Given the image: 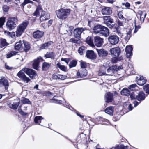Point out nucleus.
I'll return each instance as SVG.
<instances>
[{"label": "nucleus", "instance_id": "f257e3e1", "mask_svg": "<svg viewBox=\"0 0 149 149\" xmlns=\"http://www.w3.org/2000/svg\"><path fill=\"white\" fill-rule=\"evenodd\" d=\"M24 72L27 74L32 79H34L37 75L35 71L33 69L27 68L22 69L18 72L17 75L22 80L26 83H28L30 79L29 77H26Z\"/></svg>", "mask_w": 149, "mask_h": 149}, {"label": "nucleus", "instance_id": "f03ea898", "mask_svg": "<svg viewBox=\"0 0 149 149\" xmlns=\"http://www.w3.org/2000/svg\"><path fill=\"white\" fill-rule=\"evenodd\" d=\"M71 11L70 9L61 8L56 11L57 17L63 20L66 18L69 15Z\"/></svg>", "mask_w": 149, "mask_h": 149}, {"label": "nucleus", "instance_id": "7ed1b4c3", "mask_svg": "<svg viewBox=\"0 0 149 149\" xmlns=\"http://www.w3.org/2000/svg\"><path fill=\"white\" fill-rule=\"evenodd\" d=\"M28 24V22L26 21L23 22L18 26L16 31V35L17 37H19L21 36L24 31Z\"/></svg>", "mask_w": 149, "mask_h": 149}, {"label": "nucleus", "instance_id": "20e7f679", "mask_svg": "<svg viewBox=\"0 0 149 149\" xmlns=\"http://www.w3.org/2000/svg\"><path fill=\"white\" fill-rule=\"evenodd\" d=\"M18 20L15 17H9L6 23V26L9 29H13L16 26Z\"/></svg>", "mask_w": 149, "mask_h": 149}, {"label": "nucleus", "instance_id": "39448f33", "mask_svg": "<svg viewBox=\"0 0 149 149\" xmlns=\"http://www.w3.org/2000/svg\"><path fill=\"white\" fill-rule=\"evenodd\" d=\"M123 68V67L121 66H118L116 65L111 66L107 70L108 74L107 75H112L115 71H118L119 70L122 69Z\"/></svg>", "mask_w": 149, "mask_h": 149}, {"label": "nucleus", "instance_id": "423d86ee", "mask_svg": "<svg viewBox=\"0 0 149 149\" xmlns=\"http://www.w3.org/2000/svg\"><path fill=\"white\" fill-rule=\"evenodd\" d=\"M108 42L111 45H116L118 42L119 38L116 35L110 36L108 38Z\"/></svg>", "mask_w": 149, "mask_h": 149}, {"label": "nucleus", "instance_id": "0eeeda50", "mask_svg": "<svg viewBox=\"0 0 149 149\" xmlns=\"http://www.w3.org/2000/svg\"><path fill=\"white\" fill-rule=\"evenodd\" d=\"M86 30L85 28H78L75 29L74 31V36L78 39L81 38L82 33Z\"/></svg>", "mask_w": 149, "mask_h": 149}, {"label": "nucleus", "instance_id": "6e6552de", "mask_svg": "<svg viewBox=\"0 0 149 149\" xmlns=\"http://www.w3.org/2000/svg\"><path fill=\"white\" fill-rule=\"evenodd\" d=\"M110 51L111 55L115 58L118 57L120 53V48L117 47L111 49Z\"/></svg>", "mask_w": 149, "mask_h": 149}, {"label": "nucleus", "instance_id": "1a4fd4ad", "mask_svg": "<svg viewBox=\"0 0 149 149\" xmlns=\"http://www.w3.org/2000/svg\"><path fill=\"white\" fill-rule=\"evenodd\" d=\"M95 45L97 47H100L102 46L104 42L103 39L99 36H95L94 38Z\"/></svg>", "mask_w": 149, "mask_h": 149}, {"label": "nucleus", "instance_id": "9d476101", "mask_svg": "<svg viewBox=\"0 0 149 149\" xmlns=\"http://www.w3.org/2000/svg\"><path fill=\"white\" fill-rule=\"evenodd\" d=\"M136 81L139 85L143 86L146 83V80L143 77L140 75L136 77Z\"/></svg>", "mask_w": 149, "mask_h": 149}, {"label": "nucleus", "instance_id": "9b49d317", "mask_svg": "<svg viewBox=\"0 0 149 149\" xmlns=\"http://www.w3.org/2000/svg\"><path fill=\"white\" fill-rule=\"evenodd\" d=\"M9 84L8 80L4 77H1L0 79V87L4 86L5 89L7 90L8 89Z\"/></svg>", "mask_w": 149, "mask_h": 149}, {"label": "nucleus", "instance_id": "f8f14e48", "mask_svg": "<svg viewBox=\"0 0 149 149\" xmlns=\"http://www.w3.org/2000/svg\"><path fill=\"white\" fill-rule=\"evenodd\" d=\"M50 17L49 14L47 12L42 11L40 18V20L42 22L49 19Z\"/></svg>", "mask_w": 149, "mask_h": 149}, {"label": "nucleus", "instance_id": "ddd939ff", "mask_svg": "<svg viewBox=\"0 0 149 149\" xmlns=\"http://www.w3.org/2000/svg\"><path fill=\"white\" fill-rule=\"evenodd\" d=\"M44 34V32L42 31L37 30L33 32V36L35 39H39L42 37Z\"/></svg>", "mask_w": 149, "mask_h": 149}, {"label": "nucleus", "instance_id": "4468645a", "mask_svg": "<svg viewBox=\"0 0 149 149\" xmlns=\"http://www.w3.org/2000/svg\"><path fill=\"white\" fill-rule=\"evenodd\" d=\"M86 56L87 58L91 59H94L96 58V55L93 50H88L86 54Z\"/></svg>", "mask_w": 149, "mask_h": 149}, {"label": "nucleus", "instance_id": "2eb2a0df", "mask_svg": "<svg viewBox=\"0 0 149 149\" xmlns=\"http://www.w3.org/2000/svg\"><path fill=\"white\" fill-rule=\"evenodd\" d=\"M133 48L131 46H127L125 48L126 56L128 58H130L132 55V50Z\"/></svg>", "mask_w": 149, "mask_h": 149}, {"label": "nucleus", "instance_id": "dca6fc26", "mask_svg": "<svg viewBox=\"0 0 149 149\" xmlns=\"http://www.w3.org/2000/svg\"><path fill=\"white\" fill-rule=\"evenodd\" d=\"M101 12L103 15H110L112 13L111 8L110 7H104L102 9Z\"/></svg>", "mask_w": 149, "mask_h": 149}, {"label": "nucleus", "instance_id": "f3484780", "mask_svg": "<svg viewBox=\"0 0 149 149\" xmlns=\"http://www.w3.org/2000/svg\"><path fill=\"white\" fill-rule=\"evenodd\" d=\"M136 99L140 102L144 100L146 98L145 94L143 91H140L138 93L137 95H136Z\"/></svg>", "mask_w": 149, "mask_h": 149}, {"label": "nucleus", "instance_id": "a211bd4d", "mask_svg": "<svg viewBox=\"0 0 149 149\" xmlns=\"http://www.w3.org/2000/svg\"><path fill=\"white\" fill-rule=\"evenodd\" d=\"M41 58H37L34 59L32 63V66L33 68L37 70L39 67V63L40 62V60L41 59Z\"/></svg>", "mask_w": 149, "mask_h": 149}, {"label": "nucleus", "instance_id": "6ab92c4d", "mask_svg": "<svg viewBox=\"0 0 149 149\" xmlns=\"http://www.w3.org/2000/svg\"><path fill=\"white\" fill-rule=\"evenodd\" d=\"M100 34H101L103 36L107 37L109 34V31L108 28L104 26H102Z\"/></svg>", "mask_w": 149, "mask_h": 149}, {"label": "nucleus", "instance_id": "aec40b11", "mask_svg": "<svg viewBox=\"0 0 149 149\" xmlns=\"http://www.w3.org/2000/svg\"><path fill=\"white\" fill-rule=\"evenodd\" d=\"M105 98L107 102H111L113 99V95L110 92H107L105 95Z\"/></svg>", "mask_w": 149, "mask_h": 149}, {"label": "nucleus", "instance_id": "412c9836", "mask_svg": "<svg viewBox=\"0 0 149 149\" xmlns=\"http://www.w3.org/2000/svg\"><path fill=\"white\" fill-rule=\"evenodd\" d=\"M97 52L100 57H105L108 54L107 52L103 49H97Z\"/></svg>", "mask_w": 149, "mask_h": 149}, {"label": "nucleus", "instance_id": "4be33fe9", "mask_svg": "<svg viewBox=\"0 0 149 149\" xmlns=\"http://www.w3.org/2000/svg\"><path fill=\"white\" fill-rule=\"evenodd\" d=\"M102 26L100 25L95 26L93 28V32L96 34L98 33L100 34Z\"/></svg>", "mask_w": 149, "mask_h": 149}, {"label": "nucleus", "instance_id": "5701e85b", "mask_svg": "<svg viewBox=\"0 0 149 149\" xmlns=\"http://www.w3.org/2000/svg\"><path fill=\"white\" fill-rule=\"evenodd\" d=\"M138 15L140 17V21L141 23H142L144 21V19L146 15V13L144 11H139L138 12Z\"/></svg>", "mask_w": 149, "mask_h": 149}, {"label": "nucleus", "instance_id": "b1692460", "mask_svg": "<svg viewBox=\"0 0 149 149\" xmlns=\"http://www.w3.org/2000/svg\"><path fill=\"white\" fill-rule=\"evenodd\" d=\"M55 53L54 52H47L44 56L45 58H51L52 59L55 58Z\"/></svg>", "mask_w": 149, "mask_h": 149}, {"label": "nucleus", "instance_id": "393cba45", "mask_svg": "<svg viewBox=\"0 0 149 149\" xmlns=\"http://www.w3.org/2000/svg\"><path fill=\"white\" fill-rule=\"evenodd\" d=\"M104 23H112L114 22L113 19L110 16H106L103 17Z\"/></svg>", "mask_w": 149, "mask_h": 149}, {"label": "nucleus", "instance_id": "a878e982", "mask_svg": "<svg viewBox=\"0 0 149 149\" xmlns=\"http://www.w3.org/2000/svg\"><path fill=\"white\" fill-rule=\"evenodd\" d=\"M23 42L20 41L16 43L15 46V48L16 50H19L23 48Z\"/></svg>", "mask_w": 149, "mask_h": 149}, {"label": "nucleus", "instance_id": "bb28decb", "mask_svg": "<svg viewBox=\"0 0 149 149\" xmlns=\"http://www.w3.org/2000/svg\"><path fill=\"white\" fill-rule=\"evenodd\" d=\"M86 42L91 46L92 47L94 46L93 39L92 37L88 36L86 38Z\"/></svg>", "mask_w": 149, "mask_h": 149}, {"label": "nucleus", "instance_id": "cd10ccee", "mask_svg": "<svg viewBox=\"0 0 149 149\" xmlns=\"http://www.w3.org/2000/svg\"><path fill=\"white\" fill-rule=\"evenodd\" d=\"M105 111L107 113L112 116L113 112V107H110L107 108L105 110Z\"/></svg>", "mask_w": 149, "mask_h": 149}, {"label": "nucleus", "instance_id": "c85d7f7f", "mask_svg": "<svg viewBox=\"0 0 149 149\" xmlns=\"http://www.w3.org/2000/svg\"><path fill=\"white\" fill-rule=\"evenodd\" d=\"M51 66V64L44 62L42 65V69L43 71H46Z\"/></svg>", "mask_w": 149, "mask_h": 149}, {"label": "nucleus", "instance_id": "c756f323", "mask_svg": "<svg viewBox=\"0 0 149 149\" xmlns=\"http://www.w3.org/2000/svg\"><path fill=\"white\" fill-rule=\"evenodd\" d=\"M42 7L40 5H38L37 7L36 10L33 13V15L37 17L39 15L40 12L42 10Z\"/></svg>", "mask_w": 149, "mask_h": 149}, {"label": "nucleus", "instance_id": "7c9ffc66", "mask_svg": "<svg viewBox=\"0 0 149 149\" xmlns=\"http://www.w3.org/2000/svg\"><path fill=\"white\" fill-rule=\"evenodd\" d=\"M19 102L13 103V104H8L9 107L12 109L15 110L17 109L19 105Z\"/></svg>", "mask_w": 149, "mask_h": 149}, {"label": "nucleus", "instance_id": "2f4dec72", "mask_svg": "<svg viewBox=\"0 0 149 149\" xmlns=\"http://www.w3.org/2000/svg\"><path fill=\"white\" fill-rule=\"evenodd\" d=\"M8 44L6 42V40L5 39H1L0 40V48L7 46Z\"/></svg>", "mask_w": 149, "mask_h": 149}, {"label": "nucleus", "instance_id": "473e14b6", "mask_svg": "<svg viewBox=\"0 0 149 149\" xmlns=\"http://www.w3.org/2000/svg\"><path fill=\"white\" fill-rule=\"evenodd\" d=\"M120 93L121 95L126 96H129L130 94L129 91L127 88L123 89Z\"/></svg>", "mask_w": 149, "mask_h": 149}, {"label": "nucleus", "instance_id": "72a5a7b5", "mask_svg": "<svg viewBox=\"0 0 149 149\" xmlns=\"http://www.w3.org/2000/svg\"><path fill=\"white\" fill-rule=\"evenodd\" d=\"M18 53V52L15 51H11L9 52L7 54L6 57L7 58H9L12 56L15 55Z\"/></svg>", "mask_w": 149, "mask_h": 149}, {"label": "nucleus", "instance_id": "f704fd0d", "mask_svg": "<svg viewBox=\"0 0 149 149\" xmlns=\"http://www.w3.org/2000/svg\"><path fill=\"white\" fill-rule=\"evenodd\" d=\"M52 43V42L51 41H49L42 45L41 47L42 49H46L48 48Z\"/></svg>", "mask_w": 149, "mask_h": 149}, {"label": "nucleus", "instance_id": "c9c22d12", "mask_svg": "<svg viewBox=\"0 0 149 149\" xmlns=\"http://www.w3.org/2000/svg\"><path fill=\"white\" fill-rule=\"evenodd\" d=\"M56 65L61 70L64 72H66L67 70V68L66 67L63 65L61 64L60 63H58Z\"/></svg>", "mask_w": 149, "mask_h": 149}, {"label": "nucleus", "instance_id": "e433bc0d", "mask_svg": "<svg viewBox=\"0 0 149 149\" xmlns=\"http://www.w3.org/2000/svg\"><path fill=\"white\" fill-rule=\"evenodd\" d=\"M43 119V118L41 116H37L34 119V122L37 124L40 125V123L41 122V120Z\"/></svg>", "mask_w": 149, "mask_h": 149}, {"label": "nucleus", "instance_id": "4c0bfd02", "mask_svg": "<svg viewBox=\"0 0 149 149\" xmlns=\"http://www.w3.org/2000/svg\"><path fill=\"white\" fill-rule=\"evenodd\" d=\"M84 72L83 73L81 72H78L77 73V76L78 77H81L82 78L86 76V75L87 74L86 72V71L84 70Z\"/></svg>", "mask_w": 149, "mask_h": 149}, {"label": "nucleus", "instance_id": "58836bf2", "mask_svg": "<svg viewBox=\"0 0 149 149\" xmlns=\"http://www.w3.org/2000/svg\"><path fill=\"white\" fill-rule=\"evenodd\" d=\"M23 45H24V50L25 52H27L30 49V47L28 42H23Z\"/></svg>", "mask_w": 149, "mask_h": 149}, {"label": "nucleus", "instance_id": "ea45409f", "mask_svg": "<svg viewBox=\"0 0 149 149\" xmlns=\"http://www.w3.org/2000/svg\"><path fill=\"white\" fill-rule=\"evenodd\" d=\"M128 146H124L123 145L118 146L116 147H113L110 149H127Z\"/></svg>", "mask_w": 149, "mask_h": 149}, {"label": "nucleus", "instance_id": "a19ab883", "mask_svg": "<svg viewBox=\"0 0 149 149\" xmlns=\"http://www.w3.org/2000/svg\"><path fill=\"white\" fill-rule=\"evenodd\" d=\"M85 47L84 46H81L79 48L78 52L80 55H82L85 52Z\"/></svg>", "mask_w": 149, "mask_h": 149}, {"label": "nucleus", "instance_id": "79ce46f5", "mask_svg": "<svg viewBox=\"0 0 149 149\" xmlns=\"http://www.w3.org/2000/svg\"><path fill=\"white\" fill-rule=\"evenodd\" d=\"M77 63V61L76 60H73L71 61L69 64V66L70 68L74 67L76 66Z\"/></svg>", "mask_w": 149, "mask_h": 149}, {"label": "nucleus", "instance_id": "37998d69", "mask_svg": "<svg viewBox=\"0 0 149 149\" xmlns=\"http://www.w3.org/2000/svg\"><path fill=\"white\" fill-rule=\"evenodd\" d=\"M131 31L130 30L126 33V36L125 37V39L126 41H127L131 37Z\"/></svg>", "mask_w": 149, "mask_h": 149}, {"label": "nucleus", "instance_id": "c03bdc74", "mask_svg": "<svg viewBox=\"0 0 149 149\" xmlns=\"http://www.w3.org/2000/svg\"><path fill=\"white\" fill-rule=\"evenodd\" d=\"M5 33L11 38H14L15 37V33L14 32H10L8 31H5Z\"/></svg>", "mask_w": 149, "mask_h": 149}, {"label": "nucleus", "instance_id": "a18cd8bd", "mask_svg": "<svg viewBox=\"0 0 149 149\" xmlns=\"http://www.w3.org/2000/svg\"><path fill=\"white\" fill-rule=\"evenodd\" d=\"M122 13V11H120L118 12L117 13L118 16L120 19L122 20H125V19L123 16Z\"/></svg>", "mask_w": 149, "mask_h": 149}, {"label": "nucleus", "instance_id": "49530a36", "mask_svg": "<svg viewBox=\"0 0 149 149\" xmlns=\"http://www.w3.org/2000/svg\"><path fill=\"white\" fill-rule=\"evenodd\" d=\"M6 18L5 17H1L0 18V28H1L4 25L5 22Z\"/></svg>", "mask_w": 149, "mask_h": 149}, {"label": "nucleus", "instance_id": "de8ad7c7", "mask_svg": "<svg viewBox=\"0 0 149 149\" xmlns=\"http://www.w3.org/2000/svg\"><path fill=\"white\" fill-rule=\"evenodd\" d=\"M21 102L23 104H30L31 103V102L27 98H24L21 100Z\"/></svg>", "mask_w": 149, "mask_h": 149}, {"label": "nucleus", "instance_id": "09e8293b", "mask_svg": "<svg viewBox=\"0 0 149 149\" xmlns=\"http://www.w3.org/2000/svg\"><path fill=\"white\" fill-rule=\"evenodd\" d=\"M30 3L32 4H33V2L32 1H30V0H24V2L23 3L21 6H22L23 7L26 4Z\"/></svg>", "mask_w": 149, "mask_h": 149}, {"label": "nucleus", "instance_id": "8fccbe9b", "mask_svg": "<svg viewBox=\"0 0 149 149\" xmlns=\"http://www.w3.org/2000/svg\"><path fill=\"white\" fill-rule=\"evenodd\" d=\"M137 87V86L136 84H134L130 85L128 87L129 89L131 91H133L135 89V88Z\"/></svg>", "mask_w": 149, "mask_h": 149}, {"label": "nucleus", "instance_id": "3c124183", "mask_svg": "<svg viewBox=\"0 0 149 149\" xmlns=\"http://www.w3.org/2000/svg\"><path fill=\"white\" fill-rule=\"evenodd\" d=\"M56 97V96H54L53 97V99L52 100L53 101L52 102L54 103H56L59 104H61L62 102V101L55 99Z\"/></svg>", "mask_w": 149, "mask_h": 149}, {"label": "nucleus", "instance_id": "603ef678", "mask_svg": "<svg viewBox=\"0 0 149 149\" xmlns=\"http://www.w3.org/2000/svg\"><path fill=\"white\" fill-rule=\"evenodd\" d=\"M2 9L3 12H7L9 10V8L8 6L6 5H3L2 7Z\"/></svg>", "mask_w": 149, "mask_h": 149}, {"label": "nucleus", "instance_id": "864d4df0", "mask_svg": "<svg viewBox=\"0 0 149 149\" xmlns=\"http://www.w3.org/2000/svg\"><path fill=\"white\" fill-rule=\"evenodd\" d=\"M143 89L146 93L149 94V84L143 87Z\"/></svg>", "mask_w": 149, "mask_h": 149}, {"label": "nucleus", "instance_id": "5fc2aeb1", "mask_svg": "<svg viewBox=\"0 0 149 149\" xmlns=\"http://www.w3.org/2000/svg\"><path fill=\"white\" fill-rule=\"evenodd\" d=\"M120 27H117L116 28V33L118 36L122 37L123 36V34L121 33L120 31Z\"/></svg>", "mask_w": 149, "mask_h": 149}, {"label": "nucleus", "instance_id": "6e6d98bb", "mask_svg": "<svg viewBox=\"0 0 149 149\" xmlns=\"http://www.w3.org/2000/svg\"><path fill=\"white\" fill-rule=\"evenodd\" d=\"M98 74L99 76H102L106 74L105 72L101 69L99 70Z\"/></svg>", "mask_w": 149, "mask_h": 149}, {"label": "nucleus", "instance_id": "4d7b16f0", "mask_svg": "<svg viewBox=\"0 0 149 149\" xmlns=\"http://www.w3.org/2000/svg\"><path fill=\"white\" fill-rule=\"evenodd\" d=\"M69 42H71L72 43H78V40L75 39L74 38H72L70 39Z\"/></svg>", "mask_w": 149, "mask_h": 149}, {"label": "nucleus", "instance_id": "13d9d810", "mask_svg": "<svg viewBox=\"0 0 149 149\" xmlns=\"http://www.w3.org/2000/svg\"><path fill=\"white\" fill-rule=\"evenodd\" d=\"M135 29L134 31V33H135L138 31L139 29L141 28V26L140 25H138L137 26H136L135 22Z\"/></svg>", "mask_w": 149, "mask_h": 149}, {"label": "nucleus", "instance_id": "bf43d9fd", "mask_svg": "<svg viewBox=\"0 0 149 149\" xmlns=\"http://www.w3.org/2000/svg\"><path fill=\"white\" fill-rule=\"evenodd\" d=\"M60 77L59 79H60V80H64L67 77V76L66 75H62L60 74H59V76Z\"/></svg>", "mask_w": 149, "mask_h": 149}, {"label": "nucleus", "instance_id": "052dcab7", "mask_svg": "<svg viewBox=\"0 0 149 149\" xmlns=\"http://www.w3.org/2000/svg\"><path fill=\"white\" fill-rule=\"evenodd\" d=\"M101 120L103 122V124L106 125L109 124V121L108 120L103 119L102 118L101 119Z\"/></svg>", "mask_w": 149, "mask_h": 149}, {"label": "nucleus", "instance_id": "680f3d73", "mask_svg": "<svg viewBox=\"0 0 149 149\" xmlns=\"http://www.w3.org/2000/svg\"><path fill=\"white\" fill-rule=\"evenodd\" d=\"M130 94V97L132 100L136 99V95H135L134 93L133 92L131 93Z\"/></svg>", "mask_w": 149, "mask_h": 149}, {"label": "nucleus", "instance_id": "e2e57ef3", "mask_svg": "<svg viewBox=\"0 0 149 149\" xmlns=\"http://www.w3.org/2000/svg\"><path fill=\"white\" fill-rule=\"evenodd\" d=\"M105 24L107 27H109L110 28H112L114 26V25L113 24H111V23H105Z\"/></svg>", "mask_w": 149, "mask_h": 149}, {"label": "nucleus", "instance_id": "0e129e2a", "mask_svg": "<svg viewBox=\"0 0 149 149\" xmlns=\"http://www.w3.org/2000/svg\"><path fill=\"white\" fill-rule=\"evenodd\" d=\"M86 66V63L84 62H81V67L82 68H84Z\"/></svg>", "mask_w": 149, "mask_h": 149}, {"label": "nucleus", "instance_id": "69168bd1", "mask_svg": "<svg viewBox=\"0 0 149 149\" xmlns=\"http://www.w3.org/2000/svg\"><path fill=\"white\" fill-rule=\"evenodd\" d=\"M65 107L69 109H70L73 111V109H74L71 106H70L69 104L68 103H66L65 104Z\"/></svg>", "mask_w": 149, "mask_h": 149}, {"label": "nucleus", "instance_id": "338daca9", "mask_svg": "<svg viewBox=\"0 0 149 149\" xmlns=\"http://www.w3.org/2000/svg\"><path fill=\"white\" fill-rule=\"evenodd\" d=\"M18 111L19 113L23 116H25L27 114V113L24 112L22 110H19Z\"/></svg>", "mask_w": 149, "mask_h": 149}, {"label": "nucleus", "instance_id": "774afa93", "mask_svg": "<svg viewBox=\"0 0 149 149\" xmlns=\"http://www.w3.org/2000/svg\"><path fill=\"white\" fill-rule=\"evenodd\" d=\"M61 60L62 61H64L67 64H68L69 60L68 58H62L61 59Z\"/></svg>", "mask_w": 149, "mask_h": 149}]
</instances>
